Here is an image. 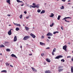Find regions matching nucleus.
<instances>
[{
	"mask_svg": "<svg viewBox=\"0 0 73 73\" xmlns=\"http://www.w3.org/2000/svg\"><path fill=\"white\" fill-rule=\"evenodd\" d=\"M72 19V18L70 17H65L63 19V20H65V21L66 22H68V23H69V21H66V20L65 19Z\"/></svg>",
	"mask_w": 73,
	"mask_h": 73,
	"instance_id": "nucleus-2",
	"label": "nucleus"
},
{
	"mask_svg": "<svg viewBox=\"0 0 73 73\" xmlns=\"http://www.w3.org/2000/svg\"><path fill=\"white\" fill-rule=\"evenodd\" d=\"M0 55H2V54H1V53L0 54Z\"/></svg>",
	"mask_w": 73,
	"mask_h": 73,
	"instance_id": "nucleus-57",
	"label": "nucleus"
},
{
	"mask_svg": "<svg viewBox=\"0 0 73 73\" xmlns=\"http://www.w3.org/2000/svg\"><path fill=\"white\" fill-rule=\"evenodd\" d=\"M37 12H38V13H40L41 12V10L40 9H38L37 10Z\"/></svg>",
	"mask_w": 73,
	"mask_h": 73,
	"instance_id": "nucleus-32",
	"label": "nucleus"
},
{
	"mask_svg": "<svg viewBox=\"0 0 73 73\" xmlns=\"http://www.w3.org/2000/svg\"><path fill=\"white\" fill-rule=\"evenodd\" d=\"M51 15L50 16V17H53V16H54V14L53 13H51Z\"/></svg>",
	"mask_w": 73,
	"mask_h": 73,
	"instance_id": "nucleus-19",
	"label": "nucleus"
},
{
	"mask_svg": "<svg viewBox=\"0 0 73 73\" xmlns=\"http://www.w3.org/2000/svg\"><path fill=\"white\" fill-rule=\"evenodd\" d=\"M15 25H16V26H18V27H21V25L20 24H18L17 23H13Z\"/></svg>",
	"mask_w": 73,
	"mask_h": 73,
	"instance_id": "nucleus-9",
	"label": "nucleus"
},
{
	"mask_svg": "<svg viewBox=\"0 0 73 73\" xmlns=\"http://www.w3.org/2000/svg\"><path fill=\"white\" fill-rule=\"evenodd\" d=\"M15 30L17 31H19V30H20V29L19 28L17 27L16 28Z\"/></svg>",
	"mask_w": 73,
	"mask_h": 73,
	"instance_id": "nucleus-24",
	"label": "nucleus"
},
{
	"mask_svg": "<svg viewBox=\"0 0 73 73\" xmlns=\"http://www.w3.org/2000/svg\"><path fill=\"white\" fill-rule=\"evenodd\" d=\"M68 4H70V3H68Z\"/></svg>",
	"mask_w": 73,
	"mask_h": 73,
	"instance_id": "nucleus-60",
	"label": "nucleus"
},
{
	"mask_svg": "<svg viewBox=\"0 0 73 73\" xmlns=\"http://www.w3.org/2000/svg\"><path fill=\"white\" fill-rule=\"evenodd\" d=\"M46 36H52L53 34L50 33H48L46 35Z\"/></svg>",
	"mask_w": 73,
	"mask_h": 73,
	"instance_id": "nucleus-5",
	"label": "nucleus"
},
{
	"mask_svg": "<svg viewBox=\"0 0 73 73\" xmlns=\"http://www.w3.org/2000/svg\"><path fill=\"white\" fill-rule=\"evenodd\" d=\"M30 37V36H26L24 37L23 40H28V38H29Z\"/></svg>",
	"mask_w": 73,
	"mask_h": 73,
	"instance_id": "nucleus-1",
	"label": "nucleus"
},
{
	"mask_svg": "<svg viewBox=\"0 0 73 73\" xmlns=\"http://www.w3.org/2000/svg\"><path fill=\"white\" fill-rule=\"evenodd\" d=\"M11 1L10 0H6V2L7 3H9V4H11V3H10V2Z\"/></svg>",
	"mask_w": 73,
	"mask_h": 73,
	"instance_id": "nucleus-14",
	"label": "nucleus"
},
{
	"mask_svg": "<svg viewBox=\"0 0 73 73\" xmlns=\"http://www.w3.org/2000/svg\"><path fill=\"white\" fill-rule=\"evenodd\" d=\"M40 45H45V44L44 43H42V42H40Z\"/></svg>",
	"mask_w": 73,
	"mask_h": 73,
	"instance_id": "nucleus-20",
	"label": "nucleus"
},
{
	"mask_svg": "<svg viewBox=\"0 0 73 73\" xmlns=\"http://www.w3.org/2000/svg\"><path fill=\"white\" fill-rule=\"evenodd\" d=\"M6 51H7V52H10V51H11V50L8 48H7L6 49Z\"/></svg>",
	"mask_w": 73,
	"mask_h": 73,
	"instance_id": "nucleus-26",
	"label": "nucleus"
},
{
	"mask_svg": "<svg viewBox=\"0 0 73 73\" xmlns=\"http://www.w3.org/2000/svg\"><path fill=\"white\" fill-rule=\"evenodd\" d=\"M46 49H50V48L49 47H47L46 48Z\"/></svg>",
	"mask_w": 73,
	"mask_h": 73,
	"instance_id": "nucleus-42",
	"label": "nucleus"
},
{
	"mask_svg": "<svg viewBox=\"0 0 73 73\" xmlns=\"http://www.w3.org/2000/svg\"><path fill=\"white\" fill-rule=\"evenodd\" d=\"M69 1H68V2H69Z\"/></svg>",
	"mask_w": 73,
	"mask_h": 73,
	"instance_id": "nucleus-59",
	"label": "nucleus"
},
{
	"mask_svg": "<svg viewBox=\"0 0 73 73\" xmlns=\"http://www.w3.org/2000/svg\"><path fill=\"white\" fill-rule=\"evenodd\" d=\"M67 58H71V56H67Z\"/></svg>",
	"mask_w": 73,
	"mask_h": 73,
	"instance_id": "nucleus-41",
	"label": "nucleus"
},
{
	"mask_svg": "<svg viewBox=\"0 0 73 73\" xmlns=\"http://www.w3.org/2000/svg\"><path fill=\"white\" fill-rule=\"evenodd\" d=\"M11 56H12V57H15V58H17V57H16V56L15 55L13 54H12L11 55Z\"/></svg>",
	"mask_w": 73,
	"mask_h": 73,
	"instance_id": "nucleus-17",
	"label": "nucleus"
},
{
	"mask_svg": "<svg viewBox=\"0 0 73 73\" xmlns=\"http://www.w3.org/2000/svg\"><path fill=\"white\" fill-rule=\"evenodd\" d=\"M10 66L11 67H12V68H13V66H12V65H10Z\"/></svg>",
	"mask_w": 73,
	"mask_h": 73,
	"instance_id": "nucleus-46",
	"label": "nucleus"
},
{
	"mask_svg": "<svg viewBox=\"0 0 73 73\" xmlns=\"http://www.w3.org/2000/svg\"><path fill=\"white\" fill-rule=\"evenodd\" d=\"M46 41L47 42H49V39H47Z\"/></svg>",
	"mask_w": 73,
	"mask_h": 73,
	"instance_id": "nucleus-43",
	"label": "nucleus"
},
{
	"mask_svg": "<svg viewBox=\"0 0 73 73\" xmlns=\"http://www.w3.org/2000/svg\"><path fill=\"white\" fill-rule=\"evenodd\" d=\"M17 1L18 3H23L22 1H21L19 0H17Z\"/></svg>",
	"mask_w": 73,
	"mask_h": 73,
	"instance_id": "nucleus-22",
	"label": "nucleus"
},
{
	"mask_svg": "<svg viewBox=\"0 0 73 73\" xmlns=\"http://www.w3.org/2000/svg\"><path fill=\"white\" fill-rule=\"evenodd\" d=\"M71 73H73V66H71Z\"/></svg>",
	"mask_w": 73,
	"mask_h": 73,
	"instance_id": "nucleus-16",
	"label": "nucleus"
},
{
	"mask_svg": "<svg viewBox=\"0 0 73 73\" xmlns=\"http://www.w3.org/2000/svg\"><path fill=\"white\" fill-rule=\"evenodd\" d=\"M23 5H21V6H23V5H24V3H23Z\"/></svg>",
	"mask_w": 73,
	"mask_h": 73,
	"instance_id": "nucleus-53",
	"label": "nucleus"
},
{
	"mask_svg": "<svg viewBox=\"0 0 73 73\" xmlns=\"http://www.w3.org/2000/svg\"><path fill=\"white\" fill-rule=\"evenodd\" d=\"M25 29L26 31H29V28L28 27H25Z\"/></svg>",
	"mask_w": 73,
	"mask_h": 73,
	"instance_id": "nucleus-13",
	"label": "nucleus"
},
{
	"mask_svg": "<svg viewBox=\"0 0 73 73\" xmlns=\"http://www.w3.org/2000/svg\"><path fill=\"white\" fill-rule=\"evenodd\" d=\"M65 0H62V1H63V2H65Z\"/></svg>",
	"mask_w": 73,
	"mask_h": 73,
	"instance_id": "nucleus-44",
	"label": "nucleus"
},
{
	"mask_svg": "<svg viewBox=\"0 0 73 73\" xmlns=\"http://www.w3.org/2000/svg\"><path fill=\"white\" fill-rule=\"evenodd\" d=\"M29 56H32V54H29Z\"/></svg>",
	"mask_w": 73,
	"mask_h": 73,
	"instance_id": "nucleus-50",
	"label": "nucleus"
},
{
	"mask_svg": "<svg viewBox=\"0 0 73 73\" xmlns=\"http://www.w3.org/2000/svg\"><path fill=\"white\" fill-rule=\"evenodd\" d=\"M7 71L6 70H2L1 71V72H4L5 73H7Z\"/></svg>",
	"mask_w": 73,
	"mask_h": 73,
	"instance_id": "nucleus-27",
	"label": "nucleus"
},
{
	"mask_svg": "<svg viewBox=\"0 0 73 73\" xmlns=\"http://www.w3.org/2000/svg\"><path fill=\"white\" fill-rule=\"evenodd\" d=\"M7 16H11V15H10L9 14H8L7 15Z\"/></svg>",
	"mask_w": 73,
	"mask_h": 73,
	"instance_id": "nucleus-51",
	"label": "nucleus"
},
{
	"mask_svg": "<svg viewBox=\"0 0 73 73\" xmlns=\"http://www.w3.org/2000/svg\"><path fill=\"white\" fill-rule=\"evenodd\" d=\"M63 70V69H60L58 70V71L59 72H61Z\"/></svg>",
	"mask_w": 73,
	"mask_h": 73,
	"instance_id": "nucleus-18",
	"label": "nucleus"
},
{
	"mask_svg": "<svg viewBox=\"0 0 73 73\" xmlns=\"http://www.w3.org/2000/svg\"><path fill=\"white\" fill-rule=\"evenodd\" d=\"M62 68H63V66H60L58 67V69H61Z\"/></svg>",
	"mask_w": 73,
	"mask_h": 73,
	"instance_id": "nucleus-33",
	"label": "nucleus"
},
{
	"mask_svg": "<svg viewBox=\"0 0 73 73\" xmlns=\"http://www.w3.org/2000/svg\"><path fill=\"white\" fill-rule=\"evenodd\" d=\"M6 66H8V65H9V64H8V63H7L6 64Z\"/></svg>",
	"mask_w": 73,
	"mask_h": 73,
	"instance_id": "nucleus-40",
	"label": "nucleus"
},
{
	"mask_svg": "<svg viewBox=\"0 0 73 73\" xmlns=\"http://www.w3.org/2000/svg\"><path fill=\"white\" fill-rule=\"evenodd\" d=\"M44 53H42L41 54V55L42 56H44Z\"/></svg>",
	"mask_w": 73,
	"mask_h": 73,
	"instance_id": "nucleus-39",
	"label": "nucleus"
},
{
	"mask_svg": "<svg viewBox=\"0 0 73 73\" xmlns=\"http://www.w3.org/2000/svg\"><path fill=\"white\" fill-rule=\"evenodd\" d=\"M30 35L31 36H32V37H33V38H35L36 37V36L32 33H31L30 34Z\"/></svg>",
	"mask_w": 73,
	"mask_h": 73,
	"instance_id": "nucleus-7",
	"label": "nucleus"
},
{
	"mask_svg": "<svg viewBox=\"0 0 73 73\" xmlns=\"http://www.w3.org/2000/svg\"><path fill=\"white\" fill-rule=\"evenodd\" d=\"M28 18H29V17H26V19H28Z\"/></svg>",
	"mask_w": 73,
	"mask_h": 73,
	"instance_id": "nucleus-56",
	"label": "nucleus"
},
{
	"mask_svg": "<svg viewBox=\"0 0 73 73\" xmlns=\"http://www.w3.org/2000/svg\"><path fill=\"white\" fill-rule=\"evenodd\" d=\"M33 29H35V27H33Z\"/></svg>",
	"mask_w": 73,
	"mask_h": 73,
	"instance_id": "nucleus-62",
	"label": "nucleus"
},
{
	"mask_svg": "<svg viewBox=\"0 0 73 73\" xmlns=\"http://www.w3.org/2000/svg\"><path fill=\"white\" fill-rule=\"evenodd\" d=\"M46 3H45V4H44V5H46Z\"/></svg>",
	"mask_w": 73,
	"mask_h": 73,
	"instance_id": "nucleus-61",
	"label": "nucleus"
},
{
	"mask_svg": "<svg viewBox=\"0 0 73 73\" xmlns=\"http://www.w3.org/2000/svg\"><path fill=\"white\" fill-rule=\"evenodd\" d=\"M45 10H42V11L40 12V13L41 14H42V13H45Z\"/></svg>",
	"mask_w": 73,
	"mask_h": 73,
	"instance_id": "nucleus-21",
	"label": "nucleus"
},
{
	"mask_svg": "<svg viewBox=\"0 0 73 73\" xmlns=\"http://www.w3.org/2000/svg\"><path fill=\"white\" fill-rule=\"evenodd\" d=\"M31 69H32L33 71L34 72H37V70L35 69V68L32 67H31Z\"/></svg>",
	"mask_w": 73,
	"mask_h": 73,
	"instance_id": "nucleus-8",
	"label": "nucleus"
},
{
	"mask_svg": "<svg viewBox=\"0 0 73 73\" xmlns=\"http://www.w3.org/2000/svg\"><path fill=\"white\" fill-rule=\"evenodd\" d=\"M44 65H46V62H44Z\"/></svg>",
	"mask_w": 73,
	"mask_h": 73,
	"instance_id": "nucleus-47",
	"label": "nucleus"
},
{
	"mask_svg": "<svg viewBox=\"0 0 73 73\" xmlns=\"http://www.w3.org/2000/svg\"><path fill=\"white\" fill-rule=\"evenodd\" d=\"M24 13H25V14H27V11H25L24 12Z\"/></svg>",
	"mask_w": 73,
	"mask_h": 73,
	"instance_id": "nucleus-45",
	"label": "nucleus"
},
{
	"mask_svg": "<svg viewBox=\"0 0 73 73\" xmlns=\"http://www.w3.org/2000/svg\"><path fill=\"white\" fill-rule=\"evenodd\" d=\"M32 51H33V50H32Z\"/></svg>",
	"mask_w": 73,
	"mask_h": 73,
	"instance_id": "nucleus-64",
	"label": "nucleus"
},
{
	"mask_svg": "<svg viewBox=\"0 0 73 73\" xmlns=\"http://www.w3.org/2000/svg\"><path fill=\"white\" fill-rule=\"evenodd\" d=\"M11 30H12V29L10 30V31H9L8 33L9 35H11V34H12V32H11Z\"/></svg>",
	"mask_w": 73,
	"mask_h": 73,
	"instance_id": "nucleus-6",
	"label": "nucleus"
},
{
	"mask_svg": "<svg viewBox=\"0 0 73 73\" xmlns=\"http://www.w3.org/2000/svg\"><path fill=\"white\" fill-rule=\"evenodd\" d=\"M68 44H69V45H70V42H69L68 43Z\"/></svg>",
	"mask_w": 73,
	"mask_h": 73,
	"instance_id": "nucleus-52",
	"label": "nucleus"
},
{
	"mask_svg": "<svg viewBox=\"0 0 73 73\" xmlns=\"http://www.w3.org/2000/svg\"><path fill=\"white\" fill-rule=\"evenodd\" d=\"M46 61L47 62H50V60L48 58H46Z\"/></svg>",
	"mask_w": 73,
	"mask_h": 73,
	"instance_id": "nucleus-12",
	"label": "nucleus"
},
{
	"mask_svg": "<svg viewBox=\"0 0 73 73\" xmlns=\"http://www.w3.org/2000/svg\"><path fill=\"white\" fill-rule=\"evenodd\" d=\"M0 48H4V47H5V46H4V45L2 44L0 45Z\"/></svg>",
	"mask_w": 73,
	"mask_h": 73,
	"instance_id": "nucleus-23",
	"label": "nucleus"
},
{
	"mask_svg": "<svg viewBox=\"0 0 73 73\" xmlns=\"http://www.w3.org/2000/svg\"><path fill=\"white\" fill-rule=\"evenodd\" d=\"M61 61H62V62H65V60H64V59H62L61 60Z\"/></svg>",
	"mask_w": 73,
	"mask_h": 73,
	"instance_id": "nucleus-35",
	"label": "nucleus"
},
{
	"mask_svg": "<svg viewBox=\"0 0 73 73\" xmlns=\"http://www.w3.org/2000/svg\"><path fill=\"white\" fill-rule=\"evenodd\" d=\"M44 72L45 73H51V72L49 70H46Z\"/></svg>",
	"mask_w": 73,
	"mask_h": 73,
	"instance_id": "nucleus-10",
	"label": "nucleus"
},
{
	"mask_svg": "<svg viewBox=\"0 0 73 73\" xmlns=\"http://www.w3.org/2000/svg\"><path fill=\"white\" fill-rule=\"evenodd\" d=\"M66 48H67V46H66V45H65L63 47V49L64 50L65 52H66L67 51V49H66Z\"/></svg>",
	"mask_w": 73,
	"mask_h": 73,
	"instance_id": "nucleus-3",
	"label": "nucleus"
},
{
	"mask_svg": "<svg viewBox=\"0 0 73 73\" xmlns=\"http://www.w3.org/2000/svg\"><path fill=\"white\" fill-rule=\"evenodd\" d=\"M56 49L54 48L52 52H56Z\"/></svg>",
	"mask_w": 73,
	"mask_h": 73,
	"instance_id": "nucleus-28",
	"label": "nucleus"
},
{
	"mask_svg": "<svg viewBox=\"0 0 73 73\" xmlns=\"http://www.w3.org/2000/svg\"><path fill=\"white\" fill-rule=\"evenodd\" d=\"M33 5H34V6H32V5L30 6L31 8V7H32V8H35V4L33 3Z\"/></svg>",
	"mask_w": 73,
	"mask_h": 73,
	"instance_id": "nucleus-15",
	"label": "nucleus"
},
{
	"mask_svg": "<svg viewBox=\"0 0 73 73\" xmlns=\"http://www.w3.org/2000/svg\"><path fill=\"white\" fill-rule=\"evenodd\" d=\"M17 41V36H15L14 38V41Z\"/></svg>",
	"mask_w": 73,
	"mask_h": 73,
	"instance_id": "nucleus-11",
	"label": "nucleus"
},
{
	"mask_svg": "<svg viewBox=\"0 0 73 73\" xmlns=\"http://www.w3.org/2000/svg\"><path fill=\"white\" fill-rule=\"evenodd\" d=\"M22 17H23V15H21L19 16V17L20 19H21L22 18Z\"/></svg>",
	"mask_w": 73,
	"mask_h": 73,
	"instance_id": "nucleus-34",
	"label": "nucleus"
},
{
	"mask_svg": "<svg viewBox=\"0 0 73 73\" xmlns=\"http://www.w3.org/2000/svg\"><path fill=\"white\" fill-rule=\"evenodd\" d=\"M61 29H62V30H63V28H62V27H61Z\"/></svg>",
	"mask_w": 73,
	"mask_h": 73,
	"instance_id": "nucleus-54",
	"label": "nucleus"
},
{
	"mask_svg": "<svg viewBox=\"0 0 73 73\" xmlns=\"http://www.w3.org/2000/svg\"><path fill=\"white\" fill-rule=\"evenodd\" d=\"M51 38V37L50 36H49L48 37V38H49V39H50Z\"/></svg>",
	"mask_w": 73,
	"mask_h": 73,
	"instance_id": "nucleus-48",
	"label": "nucleus"
},
{
	"mask_svg": "<svg viewBox=\"0 0 73 73\" xmlns=\"http://www.w3.org/2000/svg\"><path fill=\"white\" fill-rule=\"evenodd\" d=\"M44 38V36H42L41 37V38L42 39V38Z\"/></svg>",
	"mask_w": 73,
	"mask_h": 73,
	"instance_id": "nucleus-37",
	"label": "nucleus"
},
{
	"mask_svg": "<svg viewBox=\"0 0 73 73\" xmlns=\"http://www.w3.org/2000/svg\"><path fill=\"white\" fill-rule=\"evenodd\" d=\"M56 33H58V31L54 32L53 33V34H56Z\"/></svg>",
	"mask_w": 73,
	"mask_h": 73,
	"instance_id": "nucleus-36",
	"label": "nucleus"
},
{
	"mask_svg": "<svg viewBox=\"0 0 73 73\" xmlns=\"http://www.w3.org/2000/svg\"><path fill=\"white\" fill-rule=\"evenodd\" d=\"M60 17H61V16L58 15V18H57L58 20H60Z\"/></svg>",
	"mask_w": 73,
	"mask_h": 73,
	"instance_id": "nucleus-29",
	"label": "nucleus"
},
{
	"mask_svg": "<svg viewBox=\"0 0 73 73\" xmlns=\"http://www.w3.org/2000/svg\"><path fill=\"white\" fill-rule=\"evenodd\" d=\"M9 26H11V25H9Z\"/></svg>",
	"mask_w": 73,
	"mask_h": 73,
	"instance_id": "nucleus-58",
	"label": "nucleus"
},
{
	"mask_svg": "<svg viewBox=\"0 0 73 73\" xmlns=\"http://www.w3.org/2000/svg\"><path fill=\"white\" fill-rule=\"evenodd\" d=\"M23 26H25V25H23Z\"/></svg>",
	"mask_w": 73,
	"mask_h": 73,
	"instance_id": "nucleus-63",
	"label": "nucleus"
},
{
	"mask_svg": "<svg viewBox=\"0 0 73 73\" xmlns=\"http://www.w3.org/2000/svg\"><path fill=\"white\" fill-rule=\"evenodd\" d=\"M5 42V44H7V43H8V42H7V41H6V42Z\"/></svg>",
	"mask_w": 73,
	"mask_h": 73,
	"instance_id": "nucleus-49",
	"label": "nucleus"
},
{
	"mask_svg": "<svg viewBox=\"0 0 73 73\" xmlns=\"http://www.w3.org/2000/svg\"><path fill=\"white\" fill-rule=\"evenodd\" d=\"M53 25H54V23H52V24L50 25V27H53Z\"/></svg>",
	"mask_w": 73,
	"mask_h": 73,
	"instance_id": "nucleus-30",
	"label": "nucleus"
},
{
	"mask_svg": "<svg viewBox=\"0 0 73 73\" xmlns=\"http://www.w3.org/2000/svg\"><path fill=\"white\" fill-rule=\"evenodd\" d=\"M63 57V56L62 55H59L55 58V59H59L60 58H62Z\"/></svg>",
	"mask_w": 73,
	"mask_h": 73,
	"instance_id": "nucleus-4",
	"label": "nucleus"
},
{
	"mask_svg": "<svg viewBox=\"0 0 73 73\" xmlns=\"http://www.w3.org/2000/svg\"><path fill=\"white\" fill-rule=\"evenodd\" d=\"M61 9H63L64 8V6H62V7H60Z\"/></svg>",
	"mask_w": 73,
	"mask_h": 73,
	"instance_id": "nucleus-31",
	"label": "nucleus"
},
{
	"mask_svg": "<svg viewBox=\"0 0 73 73\" xmlns=\"http://www.w3.org/2000/svg\"><path fill=\"white\" fill-rule=\"evenodd\" d=\"M34 7L35 8H38V7H39V6H38V5H35Z\"/></svg>",
	"mask_w": 73,
	"mask_h": 73,
	"instance_id": "nucleus-25",
	"label": "nucleus"
},
{
	"mask_svg": "<svg viewBox=\"0 0 73 73\" xmlns=\"http://www.w3.org/2000/svg\"><path fill=\"white\" fill-rule=\"evenodd\" d=\"M22 46H20V48H22Z\"/></svg>",
	"mask_w": 73,
	"mask_h": 73,
	"instance_id": "nucleus-55",
	"label": "nucleus"
},
{
	"mask_svg": "<svg viewBox=\"0 0 73 73\" xmlns=\"http://www.w3.org/2000/svg\"><path fill=\"white\" fill-rule=\"evenodd\" d=\"M54 52H52V54L53 56H54Z\"/></svg>",
	"mask_w": 73,
	"mask_h": 73,
	"instance_id": "nucleus-38",
	"label": "nucleus"
}]
</instances>
